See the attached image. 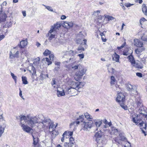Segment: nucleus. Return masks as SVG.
<instances>
[{
	"mask_svg": "<svg viewBox=\"0 0 147 147\" xmlns=\"http://www.w3.org/2000/svg\"><path fill=\"white\" fill-rule=\"evenodd\" d=\"M52 121L48 118H45L42 115H40V122L38 127L40 129L45 128L46 129Z\"/></svg>",
	"mask_w": 147,
	"mask_h": 147,
	"instance_id": "f257e3e1",
	"label": "nucleus"
},
{
	"mask_svg": "<svg viewBox=\"0 0 147 147\" xmlns=\"http://www.w3.org/2000/svg\"><path fill=\"white\" fill-rule=\"evenodd\" d=\"M134 105V106L136 107L137 109L140 114L146 115L145 112H146V110H145L143 107L142 101L140 98L136 97Z\"/></svg>",
	"mask_w": 147,
	"mask_h": 147,
	"instance_id": "f03ea898",
	"label": "nucleus"
},
{
	"mask_svg": "<svg viewBox=\"0 0 147 147\" xmlns=\"http://www.w3.org/2000/svg\"><path fill=\"white\" fill-rule=\"evenodd\" d=\"M40 122V115L38 117H29L27 116V123L29 126L33 127L35 124H37V126L39 124Z\"/></svg>",
	"mask_w": 147,
	"mask_h": 147,
	"instance_id": "7ed1b4c3",
	"label": "nucleus"
},
{
	"mask_svg": "<svg viewBox=\"0 0 147 147\" xmlns=\"http://www.w3.org/2000/svg\"><path fill=\"white\" fill-rule=\"evenodd\" d=\"M85 85V83L84 82H75L71 81L70 84V87L75 89L78 91H81V89Z\"/></svg>",
	"mask_w": 147,
	"mask_h": 147,
	"instance_id": "20e7f679",
	"label": "nucleus"
},
{
	"mask_svg": "<svg viewBox=\"0 0 147 147\" xmlns=\"http://www.w3.org/2000/svg\"><path fill=\"white\" fill-rule=\"evenodd\" d=\"M94 123L92 121H84L82 124V129L84 131H89L93 127Z\"/></svg>",
	"mask_w": 147,
	"mask_h": 147,
	"instance_id": "39448f33",
	"label": "nucleus"
},
{
	"mask_svg": "<svg viewBox=\"0 0 147 147\" xmlns=\"http://www.w3.org/2000/svg\"><path fill=\"white\" fill-rule=\"evenodd\" d=\"M75 73L76 77L75 78L77 81L80 79H81L83 76L86 73V70L85 68L83 67L82 66Z\"/></svg>",
	"mask_w": 147,
	"mask_h": 147,
	"instance_id": "423d86ee",
	"label": "nucleus"
},
{
	"mask_svg": "<svg viewBox=\"0 0 147 147\" xmlns=\"http://www.w3.org/2000/svg\"><path fill=\"white\" fill-rule=\"evenodd\" d=\"M138 119H136V123H139V125L142 131V133L144 134L145 136H146V134L145 130H146V127H147V124L145 123L143 121L140 122L142 121L141 119L140 115H138Z\"/></svg>",
	"mask_w": 147,
	"mask_h": 147,
	"instance_id": "0eeeda50",
	"label": "nucleus"
},
{
	"mask_svg": "<svg viewBox=\"0 0 147 147\" xmlns=\"http://www.w3.org/2000/svg\"><path fill=\"white\" fill-rule=\"evenodd\" d=\"M126 87L127 90L131 91V94H134L135 97H136V95L137 94L136 86L134 85H132L128 83L126 84Z\"/></svg>",
	"mask_w": 147,
	"mask_h": 147,
	"instance_id": "6e6552de",
	"label": "nucleus"
},
{
	"mask_svg": "<svg viewBox=\"0 0 147 147\" xmlns=\"http://www.w3.org/2000/svg\"><path fill=\"white\" fill-rule=\"evenodd\" d=\"M103 135V133L100 130L96 133L95 136L96 138V141L97 143L100 144L102 142V137Z\"/></svg>",
	"mask_w": 147,
	"mask_h": 147,
	"instance_id": "1a4fd4ad",
	"label": "nucleus"
},
{
	"mask_svg": "<svg viewBox=\"0 0 147 147\" xmlns=\"http://www.w3.org/2000/svg\"><path fill=\"white\" fill-rule=\"evenodd\" d=\"M61 26V24L60 22H58L56 24H55L51 26L50 30H49V34L54 32H56L57 30H59Z\"/></svg>",
	"mask_w": 147,
	"mask_h": 147,
	"instance_id": "9d476101",
	"label": "nucleus"
},
{
	"mask_svg": "<svg viewBox=\"0 0 147 147\" xmlns=\"http://www.w3.org/2000/svg\"><path fill=\"white\" fill-rule=\"evenodd\" d=\"M84 116L87 119H91L92 118V117L86 112L84 113V115H82L80 116L77 119V120H79L81 122H83L84 120Z\"/></svg>",
	"mask_w": 147,
	"mask_h": 147,
	"instance_id": "9b49d317",
	"label": "nucleus"
},
{
	"mask_svg": "<svg viewBox=\"0 0 147 147\" xmlns=\"http://www.w3.org/2000/svg\"><path fill=\"white\" fill-rule=\"evenodd\" d=\"M125 100V96L121 92L118 93L117 98V101L119 103L123 102Z\"/></svg>",
	"mask_w": 147,
	"mask_h": 147,
	"instance_id": "f8f14e48",
	"label": "nucleus"
},
{
	"mask_svg": "<svg viewBox=\"0 0 147 147\" xmlns=\"http://www.w3.org/2000/svg\"><path fill=\"white\" fill-rule=\"evenodd\" d=\"M66 66L67 68L66 70H75L77 69H78L82 67V66L80 65H73L71 67L69 65H66Z\"/></svg>",
	"mask_w": 147,
	"mask_h": 147,
	"instance_id": "ddd939ff",
	"label": "nucleus"
},
{
	"mask_svg": "<svg viewBox=\"0 0 147 147\" xmlns=\"http://www.w3.org/2000/svg\"><path fill=\"white\" fill-rule=\"evenodd\" d=\"M6 17V14L4 12L3 13L2 11H0V23L5 21Z\"/></svg>",
	"mask_w": 147,
	"mask_h": 147,
	"instance_id": "4468645a",
	"label": "nucleus"
},
{
	"mask_svg": "<svg viewBox=\"0 0 147 147\" xmlns=\"http://www.w3.org/2000/svg\"><path fill=\"white\" fill-rule=\"evenodd\" d=\"M51 84L53 88L57 89L58 88V85L57 84V80L53 78L51 82Z\"/></svg>",
	"mask_w": 147,
	"mask_h": 147,
	"instance_id": "2eb2a0df",
	"label": "nucleus"
},
{
	"mask_svg": "<svg viewBox=\"0 0 147 147\" xmlns=\"http://www.w3.org/2000/svg\"><path fill=\"white\" fill-rule=\"evenodd\" d=\"M21 127L24 131L27 133L30 132L32 130V129L27 125H22Z\"/></svg>",
	"mask_w": 147,
	"mask_h": 147,
	"instance_id": "dca6fc26",
	"label": "nucleus"
},
{
	"mask_svg": "<svg viewBox=\"0 0 147 147\" xmlns=\"http://www.w3.org/2000/svg\"><path fill=\"white\" fill-rule=\"evenodd\" d=\"M56 126V125L55 126V125L53 124V122L52 121L49 125V126L46 129H49V131L52 132L55 130Z\"/></svg>",
	"mask_w": 147,
	"mask_h": 147,
	"instance_id": "f3484780",
	"label": "nucleus"
},
{
	"mask_svg": "<svg viewBox=\"0 0 147 147\" xmlns=\"http://www.w3.org/2000/svg\"><path fill=\"white\" fill-rule=\"evenodd\" d=\"M66 92L67 93L69 94L71 93V94H72L74 92L78 91V90H76L75 89L70 87L66 88Z\"/></svg>",
	"mask_w": 147,
	"mask_h": 147,
	"instance_id": "a211bd4d",
	"label": "nucleus"
},
{
	"mask_svg": "<svg viewBox=\"0 0 147 147\" xmlns=\"http://www.w3.org/2000/svg\"><path fill=\"white\" fill-rule=\"evenodd\" d=\"M76 42L80 45H86L87 40L84 39L82 41L81 39H78L76 40Z\"/></svg>",
	"mask_w": 147,
	"mask_h": 147,
	"instance_id": "6ab92c4d",
	"label": "nucleus"
},
{
	"mask_svg": "<svg viewBox=\"0 0 147 147\" xmlns=\"http://www.w3.org/2000/svg\"><path fill=\"white\" fill-rule=\"evenodd\" d=\"M131 53V49L130 50L128 48H127L125 49L123 52V55H124L127 56L130 55Z\"/></svg>",
	"mask_w": 147,
	"mask_h": 147,
	"instance_id": "aec40b11",
	"label": "nucleus"
},
{
	"mask_svg": "<svg viewBox=\"0 0 147 147\" xmlns=\"http://www.w3.org/2000/svg\"><path fill=\"white\" fill-rule=\"evenodd\" d=\"M73 26V23L72 22H68L67 21L64 22L63 23V26L64 27H68L69 28L72 27Z\"/></svg>",
	"mask_w": 147,
	"mask_h": 147,
	"instance_id": "412c9836",
	"label": "nucleus"
},
{
	"mask_svg": "<svg viewBox=\"0 0 147 147\" xmlns=\"http://www.w3.org/2000/svg\"><path fill=\"white\" fill-rule=\"evenodd\" d=\"M16 48V47H15L13 48V49H12L11 51L9 53V58L11 59H13L16 58L15 57H14V55L13 54L15 53V50Z\"/></svg>",
	"mask_w": 147,
	"mask_h": 147,
	"instance_id": "4be33fe9",
	"label": "nucleus"
},
{
	"mask_svg": "<svg viewBox=\"0 0 147 147\" xmlns=\"http://www.w3.org/2000/svg\"><path fill=\"white\" fill-rule=\"evenodd\" d=\"M18 47H16V48L15 50V53L14 54V57H15L16 58H18L19 57V50H18ZM19 50L21 49L22 48H24V47H19Z\"/></svg>",
	"mask_w": 147,
	"mask_h": 147,
	"instance_id": "5701e85b",
	"label": "nucleus"
},
{
	"mask_svg": "<svg viewBox=\"0 0 147 147\" xmlns=\"http://www.w3.org/2000/svg\"><path fill=\"white\" fill-rule=\"evenodd\" d=\"M112 59L113 61H115L116 62H119V56L116 53L112 55Z\"/></svg>",
	"mask_w": 147,
	"mask_h": 147,
	"instance_id": "b1692460",
	"label": "nucleus"
},
{
	"mask_svg": "<svg viewBox=\"0 0 147 147\" xmlns=\"http://www.w3.org/2000/svg\"><path fill=\"white\" fill-rule=\"evenodd\" d=\"M134 43L135 46H142L143 45V43L138 39H134Z\"/></svg>",
	"mask_w": 147,
	"mask_h": 147,
	"instance_id": "393cba45",
	"label": "nucleus"
},
{
	"mask_svg": "<svg viewBox=\"0 0 147 147\" xmlns=\"http://www.w3.org/2000/svg\"><path fill=\"white\" fill-rule=\"evenodd\" d=\"M61 90H59V89H57V95L58 97L62 96L65 95L64 90L62 89H61Z\"/></svg>",
	"mask_w": 147,
	"mask_h": 147,
	"instance_id": "a878e982",
	"label": "nucleus"
},
{
	"mask_svg": "<svg viewBox=\"0 0 147 147\" xmlns=\"http://www.w3.org/2000/svg\"><path fill=\"white\" fill-rule=\"evenodd\" d=\"M29 71L32 74V75H34L36 73V70L34 67L33 66H31L29 68Z\"/></svg>",
	"mask_w": 147,
	"mask_h": 147,
	"instance_id": "bb28decb",
	"label": "nucleus"
},
{
	"mask_svg": "<svg viewBox=\"0 0 147 147\" xmlns=\"http://www.w3.org/2000/svg\"><path fill=\"white\" fill-rule=\"evenodd\" d=\"M133 66L136 68H138L140 69H142L143 67V65L141 63H138L136 62L134 64H133Z\"/></svg>",
	"mask_w": 147,
	"mask_h": 147,
	"instance_id": "cd10ccee",
	"label": "nucleus"
},
{
	"mask_svg": "<svg viewBox=\"0 0 147 147\" xmlns=\"http://www.w3.org/2000/svg\"><path fill=\"white\" fill-rule=\"evenodd\" d=\"M142 9L143 12L144 13L145 15H147V7L146 5L144 4L142 6Z\"/></svg>",
	"mask_w": 147,
	"mask_h": 147,
	"instance_id": "c85d7f7f",
	"label": "nucleus"
},
{
	"mask_svg": "<svg viewBox=\"0 0 147 147\" xmlns=\"http://www.w3.org/2000/svg\"><path fill=\"white\" fill-rule=\"evenodd\" d=\"M128 58L129 59V61L131 63L132 65L135 64V61L132 55H130L129 56Z\"/></svg>",
	"mask_w": 147,
	"mask_h": 147,
	"instance_id": "c756f323",
	"label": "nucleus"
},
{
	"mask_svg": "<svg viewBox=\"0 0 147 147\" xmlns=\"http://www.w3.org/2000/svg\"><path fill=\"white\" fill-rule=\"evenodd\" d=\"M139 48L136 50L135 51L136 53L139 54L144 50V47H138Z\"/></svg>",
	"mask_w": 147,
	"mask_h": 147,
	"instance_id": "7c9ffc66",
	"label": "nucleus"
},
{
	"mask_svg": "<svg viewBox=\"0 0 147 147\" xmlns=\"http://www.w3.org/2000/svg\"><path fill=\"white\" fill-rule=\"evenodd\" d=\"M74 144L73 142H65L64 143V146L65 147H73Z\"/></svg>",
	"mask_w": 147,
	"mask_h": 147,
	"instance_id": "2f4dec72",
	"label": "nucleus"
},
{
	"mask_svg": "<svg viewBox=\"0 0 147 147\" xmlns=\"http://www.w3.org/2000/svg\"><path fill=\"white\" fill-rule=\"evenodd\" d=\"M138 115L137 114L135 113L134 114V115L132 116V121H133L136 123V119H138Z\"/></svg>",
	"mask_w": 147,
	"mask_h": 147,
	"instance_id": "473e14b6",
	"label": "nucleus"
},
{
	"mask_svg": "<svg viewBox=\"0 0 147 147\" xmlns=\"http://www.w3.org/2000/svg\"><path fill=\"white\" fill-rule=\"evenodd\" d=\"M27 43L28 41L26 40H26H23L20 42V46H26L27 45Z\"/></svg>",
	"mask_w": 147,
	"mask_h": 147,
	"instance_id": "72a5a7b5",
	"label": "nucleus"
},
{
	"mask_svg": "<svg viewBox=\"0 0 147 147\" xmlns=\"http://www.w3.org/2000/svg\"><path fill=\"white\" fill-rule=\"evenodd\" d=\"M102 120H101L98 121H96L95 122L94 124L96 126L97 128L99 127L102 123Z\"/></svg>",
	"mask_w": 147,
	"mask_h": 147,
	"instance_id": "f704fd0d",
	"label": "nucleus"
},
{
	"mask_svg": "<svg viewBox=\"0 0 147 147\" xmlns=\"http://www.w3.org/2000/svg\"><path fill=\"white\" fill-rule=\"evenodd\" d=\"M22 80L23 84H28V82L27 81V79L26 77L22 76Z\"/></svg>",
	"mask_w": 147,
	"mask_h": 147,
	"instance_id": "c9c22d12",
	"label": "nucleus"
},
{
	"mask_svg": "<svg viewBox=\"0 0 147 147\" xmlns=\"http://www.w3.org/2000/svg\"><path fill=\"white\" fill-rule=\"evenodd\" d=\"M52 33H51L49 34V31L48 33L47 34L48 36H49V39L50 40H51L55 37V35L53 34H51Z\"/></svg>",
	"mask_w": 147,
	"mask_h": 147,
	"instance_id": "e433bc0d",
	"label": "nucleus"
},
{
	"mask_svg": "<svg viewBox=\"0 0 147 147\" xmlns=\"http://www.w3.org/2000/svg\"><path fill=\"white\" fill-rule=\"evenodd\" d=\"M4 129L5 127L4 126L0 125V137L2 134L4 132Z\"/></svg>",
	"mask_w": 147,
	"mask_h": 147,
	"instance_id": "4c0bfd02",
	"label": "nucleus"
},
{
	"mask_svg": "<svg viewBox=\"0 0 147 147\" xmlns=\"http://www.w3.org/2000/svg\"><path fill=\"white\" fill-rule=\"evenodd\" d=\"M34 140L33 144L34 146H36L37 145V143L38 142V139L37 138H35L33 135L32 136Z\"/></svg>",
	"mask_w": 147,
	"mask_h": 147,
	"instance_id": "58836bf2",
	"label": "nucleus"
},
{
	"mask_svg": "<svg viewBox=\"0 0 147 147\" xmlns=\"http://www.w3.org/2000/svg\"><path fill=\"white\" fill-rule=\"evenodd\" d=\"M20 121H22L26 120V123H27V116L26 117L24 115H20Z\"/></svg>",
	"mask_w": 147,
	"mask_h": 147,
	"instance_id": "ea45409f",
	"label": "nucleus"
},
{
	"mask_svg": "<svg viewBox=\"0 0 147 147\" xmlns=\"http://www.w3.org/2000/svg\"><path fill=\"white\" fill-rule=\"evenodd\" d=\"M116 80L114 76H112L111 77V85H113L115 84Z\"/></svg>",
	"mask_w": 147,
	"mask_h": 147,
	"instance_id": "a19ab883",
	"label": "nucleus"
},
{
	"mask_svg": "<svg viewBox=\"0 0 147 147\" xmlns=\"http://www.w3.org/2000/svg\"><path fill=\"white\" fill-rule=\"evenodd\" d=\"M43 60H44L45 61L46 60V61L48 63V65H49L51 64L52 63V62L51 61V60H50V59H49L48 58L46 57L45 58H44Z\"/></svg>",
	"mask_w": 147,
	"mask_h": 147,
	"instance_id": "79ce46f5",
	"label": "nucleus"
},
{
	"mask_svg": "<svg viewBox=\"0 0 147 147\" xmlns=\"http://www.w3.org/2000/svg\"><path fill=\"white\" fill-rule=\"evenodd\" d=\"M39 58H37L34 61L33 64L34 65H37L39 64Z\"/></svg>",
	"mask_w": 147,
	"mask_h": 147,
	"instance_id": "37998d69",
	"label": "nucleus"
},
{
	"mask_svg": "<svg viewBox=\"0 0 147 147\" xmlns=\"http://www.w3.org/2000/svg\"><path fill=\"white\" fill-rule=\"evenodd\" d=\"M42 5L46 7V8L49 11H53V9L51 6H46L44 4H42Z\"/></svg>",
	"mask_w": 147,
	"mask_h": 147,
	"instance_id": "c03bdc74",
	"label": "nucleus"
},
{
	"mask_svg": "<svg viewBox=\"0 0 147 147\" xmlns=\"http://www.w3.org/2000/svg\"><path fill=\"white\" fill-rule=\"evenodd\" d=\"M51 53V51L48 50H46L43 53V54L45 56H47Z\"/></svg>",
	"mask_w": 147,
	"mask_h": 147,
	"instance_id": "a18cd8bd",
	"label": "nucleus"
},
{
	"mask_svg": "<svg viewBox=\"0 0 147 147\" xmlns=\"http://www.w3.org/2000/svg\"><path fill=\"white\" fill-rule=\"evenodd\" d=\"M67 135V131H65L64 133L62 135V137L61 139V142H64V138L65 137V136Z\"/></svg>",
	"mask_w": 147,
	"mask_h": 147,
	"instance_id": "49530a36",
	"label": "nucleus"
},
{
	"mask_svg": "<svg viewBox=\"0 0 147 147\" xmlns=\"http://www.w3.org/2000/svg\"><path fill=\"white\" fill-rule=\"evenodd\" d=\"M11 74L12 78L14 80L15 82L16 83L17 81V77L16 76H15L14 74L12 73L11 72Z\"/></svg>",
	"mask_w": 147,
	"mask_h": 147,
	"instance_id": "de8ad7c7",
	"label": "nucleus"
},
{
	"mask_svg": "<svg viewBox=\"0 0 147 147\" xmlns=\"http://www.w3.org/2000/svg\"><path fill=\"white\" fill-rule=\"evenodd\" d=\"M80 122V121H74L72 123H71L70 124V128H71L72 126L74 125L76 123L77 124H79Z\"/></svg>",
	"mask_w": 147,
	"mask_h": 147,
	"instance_id": "09e8293b",
	"label": "nucleus"
},
{
	"mask_svg": "<svg viewBox=\"0 0 147 147\" xmlns=\"http://www.w3.org/2000/svg\"><path fill=\"white\" fill-rule=\"evenodd\" d=\"M142 40L145 41H147V35H144L141 38Z\"/></svg>",
	"mask_w": 147,
	"mask_h": 147,
	"instance_id": "8fccbe9b",
	"label": "nucleus"
},
{
	"mask_svg": "<svg viewBox=\"0 0 147 147\" xmlns=\"http://www.w3.org/2000/svg\"><path fill=\"white\" fill-rule=\"evenodd\" d=\"M107 18L109 20H113L114 19V18L111 16H107Z\"/></svg>",
	"mask_w": 147,
	"mask_h": 147,
	"instance_id": "3c124183",
	"label": "nucleus"
},
{
	"mask_svg": "<svg viewBox=\"0 0 147 147\" xmlns=\"http://www.w3.org/2000/svg\"><path fill=\"white\" fill-rule=\"evenodd\" d=\"M146 20L144 18H142L140 19V22L141 24L142 22H145Z\"/></svg>",
	"mask_w": 147,
	"mask_h": 147,
	"instance_id": "603ef678",
	"label": "nucleus"
},
{
	"mask_svg": "<svg viewBox=\"0 0 147 147\" xmlns=\"http://www.w3.org/2000/svg\"><path fill=\"white\" fill-rule=\"evenodd\" d=\"M78 50L79 51H80V52H81V51L84 50V49L82 47H79L78 49Z\"/></svg>",
	"mask_w": 147,
	"mask_h": 147,
	"instance_id": "864d4df0",
	"label": "nucleus"
},
{
	"mask_svg": "<svg viewBox=\"0 0 147 147\" xmlns=\"http://www.w3.org/2000/svg\"><path fill=\"white\" fill-rule=\"evenodd\" d=\"M44 75L43 74L41 73L40 75V77L41 80H43L44 78H45V76H44Z\"/></svg>",
	"mask_w": 147,
	"mask_h": 147,
	"instance_id": "5fc2aeb1",
	"label": "nucleus"
},
{
	"mask_svg": "<svg viewBox=\"0 0 147 147\" xmlns=\"http://www.w3.org/2000/svg\"><path fill=\"white\" fill-rule=\"evenodd\" d=\"M49 55V57L51 60H53V57L54 55H53L52 54H50Z\"/></svg>",
	"mask_w": 147,
	"mask_h": 147,
	"instance_id": "6e6d98bb",
	"label": "nucleus"
},
{
	"mask_svg": "<svg viewBox=\"0 0 147 147\" xmlns=\"http://www.w3.org/2000/svg\"><path fill=\"white\" fill-rule=\"evenodd\" d=\"M12 25V23L11 22H9V23H7L5 24V26L8 27H11Z\"/></svg>",
	"mask_w": 147,
	"mask_h": 147,
	"instance_id": "4d7b16f0",
	"label": "nucleus"
},
{
	"mask_svg": "<svg viewBox=\"0 0 147 147\" xmlns=\"http://www.w3.org/2000/svg\"><path fill=\"white\" fill-rule=\"evenodd\" d=\"M118 138L119 137H117L114 139V140L115 142L118 143L119 144L120 143L121 140H119Z\"/></svg>",
	"mask_w": 147,
	"mask_h": 147,
	"instance_id": "13d9d810",
	"label": "nucleus"
},
{
	"mask_svg": "<svg viewBox=\"0 0 147 147\" xmlns=\"http://www.w3.org/2000/svg\"><path fill=\"white\" fill-rule=\"evenodd\" d=\"M140 61L143 63L145 65H146V60L145 59L142 58L141 59Z\"/></svg>",
	"mask_w": 147,
	"mask_h": 147,
	"instance_id": "bf43d9fd",
	"label": "nucleus"
},
{
	"mask_svg": "<svg viewBox=\"0 0 147 147\" xmlns=\"http://www.w3.org/2000/svg\"><path fill=\"white\" fill-rule=\"evenodd\" d=\"M136 75L137 76L139 77L140 78H141L142 76V74L138 72L136 73Z\"/></svg>",
	"mask_w": 147,
	"mask_h": 147,
	"instance_id": "052dcab7",
	"label": "nucleus"
},
{
	"mask_svg": "<svg viewBox=\"0 0 147 147\" xmlns=\"http://www.w3.org/2000/svg\"><path fill=\"white\" fill-rule=\"evenodd\" d=\"M78 56H79L80 59H83L84 57V55L83 54H78Z\"/></svg>",
	"mask_w": 147,
	"mask_h": 147,
	"instance_id": "680f3d73",
	"label": "nucleus"
},
{
	"mask_svg": "<svg viewBox=\"0 0 147 147\" xmlns=\"http://www.w3.org/2000/svg\"><path fill=\"white\" fill-rule=\"evenodd\" d=\"M125 6L127 7H129L131 6L133 4H131L129 3H127L125 4Z\"/></svg>",
	"mask_w": 147,
	"mask_h": 147,
	"instance_id": "e2e57ef3",
	"label": "nucleus"
},
{
	"mask_svg": "<svg viewBox=\"0 0 147 147\" xmlns=\"http://www.w3.org/2000/svg\"><path fill=\"white\" fill-rule=\"evenodd\" d=\"M73 134V131H68L67 132V135H69L70 136H71Z\"/></svg>",
	"mask_w": 147,
	"mask_h": 147,
	"instance_id": "0e129e2a",
	"label": "nucleus"
},
{
	"mask_svg": "<svg viewBox=\"0 0 147 147\" xmlns=\"http://www.w3.org/2000/svg\"><path fill=\"white\" fill-rule=\"evenodd\" d=\"M20 125L21 126H22V125H24V124L26 122V120H24V121H20Z\"/></svg>",
	"mask_w": 147,
	"mask_h": 147,
	"instance_id": "69168bd1",
	"label": "nucleus"
},
{
	"mask_svg": "<svg viewBox=\"0 0 147 147\" xmlns=\"http://www.w3.org/2000/svg\"><path fill=\"white\" fill-rule=\"evenodd\" d=\"M19 90H20L19 95L22 98L24 99V98H23V97L22 96V91L20 88H19Z\"/></svg>",
	"mask_w": 147,
	"mask_h": 147,
	"instance_id": "338daca9",
	"label": "nucleus"
},
{
	"mask_svg": "<svg viewBox=\"0 0 147 147\" xmlns=\"http://www.w3.org/2000/svg\"><path fill=\"white\" fill-rule=\"evenodd\" d=\"M69 53L72 55H74L75 54V52H74L73 51L70 50L69 52Z\"/></svg>",
	"mask_w": 147,
	"mask_h": 147,
	"instance_id": "774afa93",
	"label": "nucleus"
}]
</instances>
